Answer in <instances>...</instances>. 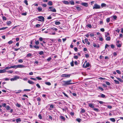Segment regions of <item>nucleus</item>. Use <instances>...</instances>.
I'll return each instance as SVG.
<instances>
[{"instance_id":"1","label":"nucleus","mask_w":123,"mask_h":123,"mask_svg":"<svg viewBox=\"0 0 123 123\" xmlns=\"http://www.w3.org/2000/svg\"><path fill=\"white\" fill-rule=\"evenodd\" d=\"M71 81V80H69L66 81H63V82L64 83L63 84V86H67L68 85H71L72 84H73L74 83H70Z\"/></svg>"},{"instance_id":"2","label":"nucleus","mask_w":123,"mask_h":123,"mask_svg":"<svg viewBox=\"0 0 123 123\" xmlns=\"http://www.w3.org/2000/svg\"><path fill=\"white\" fill-rule=\"evenodd\" d=\"M19 76H15L13 78H11L10 80L11 81H13L17 80L18 79H19Z\"/></svg>"},{"instance_id":"3","label":"nucleus","mask_w":123,"mask_h":123,"mask_svg":"<svg viewBox=\"0 0 123 123\" xmlns=\"http://www.w3.org/2000/svg\"><path fill=\"white\" fill-rule=\"evenodd\" d=\"M37 18L39 19H37L38 21L43 22L44 21V18L42 16H39Z\"/></svg>"},{"instance_id":"4","label":"nucleus","mask_w":123,"mask_h":123,"mask_svg":"<svg viewBox=\"0 0 123 123\" xmlns=\"http://www.w3.org/2000/svg\"><path fill=\"white\" fill-rule=\"evenodd\" d=\"M26 67V66L21 65H14L15 68V69H16L18 68H25Z\"/></svg>"},{"instance_id":"5","label":"nucleus","mask_w":123,"mask_h":123,"mask_svg":"<svg viewBox=\"0 0 123 123\" xmlns=\"http://www.w3.org/2000/svg\"><path fill=\"white\" fill-rule=\"evenodd\" d=\"M49 8L50 9V10H49V11L50 12H56V10L55 8H53V7L52 6L49 7Z\"/></svg>"},{"instance_id":"6","label":"nucleus","mask_w":123,"mask_h":123,"mask_svg":"<svg viewBox=\"0 0 123 123\" xmlns=\"http://www.w3.org/2000/svg\"><path fill=\"white\" fill-rule=\"evenodd\" d=\"M121 42L119 41H117L116 43V45L117 47H121Z\"/></svg>"},{"instance_id":"7","label":"nucleus","mask_w":123,"mask_h":123,"mask_svg":"<svg viewBox=\"0 0 123 123\" xmlns=\"http://www.w3.org/2000/svg\"><path fill=\"white\" fill-rule=\"evenodd\" d=\"M100 6L97 4H95L94 5V6L93 7V8L94 9H100Z\"/></svg>"},{"instance_id":"8","label":"nucleus","mask_w":123,"mask_h":123,"mask_svg":"<svg viewBox=\"0 0 123 123\" xmlns=\"http://www.w3.org/2000/svg\"><path fill=\"white\" fill-rule=\"evenodd\" d=\"M11 68H15L14 65L10 67H6L5 68V69H6V70L9 69Z\"/></svg>"},{"instance_id":"9","label":"nucleus","mask_w":123,"mask_h":123,"mask_svg":"<svg viewBox=\"0 0 123 123\" xmlns=\"http://www.w3.org/2000/svg\"><path fill=\"white\" fill-rule=\"evenodd\" d=\"M70 74H63L62 75V76L63 77H70Z\"/></svg>"},{"instance_id":"10","label":"nucleus","mask_w":123,"mask_h":123,"mask_svg":"<svg viewBox=\"0 0 123 123\" xmlns=\"http://www.w3.org/2000/svg\"><path fill=\"white\" fill-rule=\"evenodd\" d=\"M88 105L91 108H93L94 106V104H89Z\"/></svg>"},{"instance_id":"11","label":"nucleus","mask_w":123,"mask_h":123,"mask_svg":"<svg viewBox=\"0 0 123 123\" xmlns=\"http://www.w3.org/2000/svg\"><path fill=\"white\" fill-rule=\"evenodd\" d=\"M81 5L86 7H87L88 6L87 3H86L83 2L81 3Z\"/></svg>"},{"instance_id":"12","label":"nucleus","mask_w":123,"mask_h":123,"mask_svg":"<svg viewBox=\"0 0 123 123\" xmlns=\"http://www.w3.org/2000/svg\"><path fill=\"white\" fill-rule=\"evenodd\" d=\"M28 82L30 84L33 85L35 83L30 80H28Z\"/></svg>"},{"instance_id":"13","label":"nucleus","mask_w":123,"mask_h":123,"mask_svg":"<svg viewBox=\"0 0 123 123\" xmlns=\"http://www.w3.org/2000/svg\"><path fill=\"white\" fill-rule=\"evenodd\" d=\"M6 71L5 69L2 70H0V73H4L6 72Z\"/></svg>"},{"instance_id":"14","label":"nucleus","mask_w":123,"mask_h":123,"mask_svg":"<svg viewBox=\"0 0 123 123\" xmlns=\"http://www.w3.org/2000/svg\"><path fill=\"white\" fill-rule=\"evenodd\" d=\"M62 2L64 4L66 5H68L69 4V2L67 1L64 0Z\"/></svg>"},{"instance_id":"15","label":"nucleus","mask_w":123,"mask_h":123,"mask_svg":"<svg viewBox=\"0 0 123 123\" xmlns=\"http://www.w3.org/2000/svg\"><path fill=\"white\" fill-rule=\"evenodd\" d=\"M11 23L12 22L10 21H7L6 23V24H7V25L8 26L10 25Z\"/></svg>"},{"instance_id":"16","label":"nucleus","mask_w":123,"mask_h":123,"mask_svg":"<svg viewBox=\"0 0 123 123\" xmlns=\"http://www.w3.org/2000/svg\"><path fill=\"white\" fill-rule=\"evenodd\" d=\"M60 117L61 119L63 120V121H65V117L63 116H60Z\"/></svg>"},{"instance_id":"17","label":"nucleus","mask_w":123,"mask_h":123,"mask_svg":"<svg viewBox=\"0 0 123 123\" xmlns=\"http://www.w3.org/2000/svg\"><path fill=\"white\" fill-rule=\"evenodd\" d=\"M16 121L17 123H18L19 122H20L21 121V120L20 118H18L16 119Z\"/></svg>"},{"instance_id":"18","label":"nucleus","mask_w":123,"mask_h":123,"mask_svg":"<svg viewBox=\"0 0 123 123\" xmlns=\"http://www.w3.org/2000/svg\"><path fill=\"white\" fill-rule=\"evenodd\" d=\"M106 4L104 3H102L101 4V6L102 7H106Z\"/></svg>"},{"instance_id":"19","label":"nucleus","mask_w":123,"mask_h":123,"mask_svg":"<svg viewBox=\"0 0 123 123\" xmlns=\"http://www.w3.org/2000/svg\"><path fill=\"white\" fill-rule=\"evenodd\" d=\"M48 4L50 6H52L53 5V3L52 1H49L48 3Z\"/></svg>"},{"instance_id":"20","label":"nucleus","mask_w":123,"mask_h":123,"mask_svg":"<svg viewBox=\"0 0 123 123\" xmlns=\"http://www.w3.org/2000/svg\"><path fill=\"white\" fill-rule=\"evenodd\" d=\"M39 12H40L42 10V8L40 7H38L37 8Z\"/></svg>"},{"instance_id":"21","label":"nucleus","mask_w":123,"mask_h":123,"mask_svg":"<svg viewBox=\"0 0 123 123\" xmlns=\"http://www.w3.org/2000/svg\"><path fill=\"white\" fill-rule=\"evenodd\" d=\"M110 120L113 122H114L116 120L114 118H110Z\"/></svg>"},{"instance_id":"22","label":"nucleus","mask_w":123,"mask_h":123,"mask_svg":"<svg viewBox=\"0 0 123 123\" xmlns=\"http://www.w3.org/2000/svg\"><path fill=\"white\" fill-rule=\"evenodd\" d=\"M55 24L56 25H60L61 23L59 21H55Z\"/></svg>"},{"instance_id":"23","label":"nucleus","mask_w":123,"mask_h":123,"mask_svg":"<svg viewBox=\"0 0 123 123\" xmlns=\"http://www.w3.org/2000/svg\"><path fill=\"white\" fill-rule=\"evenodd\" d=\"M89 63H87V62H86V65H85V68H86L88 67H89Z\"/></svg>"},{"instance_id":"24","label":"nucleus","mask_w":123,"mask_h":123,"mask_svg":"<svg viewBox=\"0 0 123 123\" xmlns=\"http://www.w3.org/2000/svg\"><path fill=\"white\" fill-rule=\"evenodd\" d=\"M114 80L116 84H119V82L118 81L116 80Z\"/></svg>"},{"instance_id":"25","label":"nucleus","mask_w":123,"mask_h":123,"mask_svg":"<svg viewBox=\"0 0 123 123\" xmlns=\"http://www.w3.org/2000/svg\"><path fill=\"white\" fill-rule=\"evenodd\" d=\"M111 37H107L106 39V40L107 41H110L111 40Z\"/></svg>"},{"instance_id":"26","label":"nucleus","mask_w":123,"mask_h":123,"mask_svg":"<svg viewBox=\"0 0 123 123\" xmlns=\"http://www.w3.org/2000/svg\"><path fill=\"white\" fill-rule=\"evenodd\" d=\"M117 79L118 80H119L121 82H123V80L121 79L120 78H117Z\"/></svg>"},{"instance_id":"27","label":"nucleus","mask_w":123,"mask_h":123,"mask_svg":"<svg viewBox=\"0 0 123 123\" xmlns=\"http://www.w3.org/2000/svg\"><path fill=\"white\" fill-rule=\"evenodd\" d=\"M45 83L47 85H48V86H50L51 85V83L49 82H45Z\"/></svg>"},{"instance_id":"28","label":"nucleus","mask_w":123,"mask_h":123,"mask_svg":"<svg viewBox=\"0 0 123 123\" xmlns=\"http://www.w3.org/2000/svg\"><path fill=\"white\" fill-rule=\"evenodd\" d=\"M16 105L18 107H21V105L18 103H17L16 104Z\"/></svg>"},{"instance_id":"29","label":"nucleus","mask_w":123,"mask_h":123,"mask_svg":"<svg viewBox=\"0 0 123 123\" xmlns=\"http://www.w3.org/2000/svg\"><path fill=\"white\" fill-rule=\"evenodd\" d=\"M93 110L94 111H95L97 112H98L99 111L98 109L96 108H94L93 109Z\"/></svg>"},{"instance_id":"30","label":"nucleus","mask_w":123,"mask_h":123,"mask_svg":"<svg viewBox=\"0 0 123 123\" xmlns=\"http://www.w3.org/2000/svg\"><path fill=\"white\" fill-rule=\"evenodd\" d=\"M7 28V27H4L1 28H0V30H4L5 29Z\"/></svg>"},{"instance_id":"31","label":"nucleus","mask_w":123,"mask_h":123,"mask_svg":"<svg viewBox=\"0 0 123 123\" xmlns=\"http://www.w3.org/2000/svg\"><path fill=\"white\" fill-rule=\"evenodd\" d=\"M71 65V66L73 67L74 66V61H72V62L70 63Z\"/></svg>"},{"instance_id":"32","label":"nucleus","mask_w":123,"mask_h":123,"mask_svg":"<svg viewBox=\"0 0 123 123\" xmlns=\"http://www.w3.org/2000/svg\"><path fill=\"white\" fill-rule=\"evenodd\" d=\"M6 108L7 110H9L10 109V107L9 106H6Z\"/></svg>"},{"instance_id":"33","label":"nucleus","mask_w":123,"mask_h":123,"mask_svg":"<svg viewBox=\"0 0 123 123\" xmlns=\"http://www.w3.org/2000/svg\"><path fill=\"white\" fill-rule=\"evenodd\" d=\"M76 9L78 11H80L81 10V8L80 7H76Z\"/></svg>"},{"instance_id":"34","label":"nucleus","mask_w":123,"mask_h":123,"mask_svg":"<svg viewBox=\"0 0 123 123\" xmlns=\"http://www.w3.org/2000/svg\"><path fill=\"white\" fill-rule=\"evenodd\" d=\"M33 47L37 49H38L39 48V47L36 45H35L33 46Z\"/></svg>"},{"instance_id":"35","label":"nucleus","mask_w":123,"mask_h":123,"mask_svg":"<svg viewBox=\"0 0 123 123\" xmlns=\"http://www.w3.org/2000/svg\"><path fill=\"white\" fill-rule=\"evenodd\" d=\"M70 3L72 5H74V2L72 1L70 2Z\"/></svg>"},{"instance_id":"36","label":"nucleus","mask_w":123,"mask_h":123,"mask_svg":"<svg viewBox=\"0 0 123 123\" xmlns=\"http://www.w3.org/2000/svg\"><path fill=\"white\" fill-rule=\"evenodd\" d=\"M110 21V19L109 18H107L106 19V21L107 23H109Z\"/></svg>"},{"instance_id":"37","label":"nucleus","mask_w":123,"mask_h":123,"mask_svg":"<svg viewBox=\"0 0 123 123\" xmlns=\"http://www.w3.org/2000/svg\"><path fill=\"white\" fill-rule=\"evenodd\" d=\"M27 56L28 57H30L32 56V54L31 53H28L27 54Z\"/></svg>"},{"instance_id":"38","label":"nucleus","mask_w":123,"mask_h":123,"mask_svg":"<svg viewBox=\"0 0 123 123\" xmlns=\"http://www.w3.org/2000/svg\"><path fill=\"white\" fill-rule=\"evenodd\" d=\"M28 1H27L26 0H25L24 1V3L27 5L28 4V3H27Z\"/></svg>"},{"instance_id":"39","label":"nucleus","mask_w":123,"mask_h":123,"mask_svg":"<svg viewBox=\"0 0 123 123\" xmlns=\"http://www.w3.org/2000/svg\"><path fill=\"white\" fill-rule=\"evenodd\" d=\"M105 97V95L103 94H101V97L102 98H104Z\"/></svg>"},{"instance_id":"40","label":"nucleus","mask_w":123,"mask_h":123,"mask_svg":"<svg viewBox=\"0 0 123 123\" xmlns=\"http://www.w3.org/2000/svg\"><path fill=\"white\" fill-rule=\"evenodd\" d=\"M43 54V52L42 51H41L39 52V54L40 55H42Z\"/></svg>"},{"instance_id":"41","label":"nucleus","mask_w":123,"mask_h":123,"mask_svg":"<svg viewBox=\"0 0 123 123\" xmlns=\"http://www.w3.org/2000/svg\"><path fill=\"white\" fill-rule=\"evenodd\" d=\"M36 78L38 80H41L42 79V78L38 77H36Z\"/></svg>"},{"instance_id":"42","label":"nucleus","mask_w":123,"mask_h":123,"mask_svg":"<svg viewBox=\"0 0 123 123\" xmlns=\"http://www.w3.org/2000/svg\"><path fill=\"white\" fill-rule=\"evenodd\" d=\"M36 85L38 88H41V87L38 84H37Z\"/></svg>"},{"instance_id":"43","label":"nucleus","mask_w":123,"mask_h":123,"mask_svg":"<svg viewBox=\"0 0 123 123\" xmlns=\"http://www.w3.org/2000/svg\"><path fill=\"white\" fill-rule=\"evenodd\" d=\"M76 120L78 122H80L81 120L80 118H77L76 119Z\"/></svg>"},{"instance_id":"44","label":"nucleus","mask_w":123,"mask_h":123,"mask_svg":"<svg viewBox=\"0 0 123 123\" xmlns=\"http://www.w3.org/2000/svg\"><path fill=\"white\" fill-rule=\"evenodd\" d=\"M27 14V13L26 12H25L22 13L21 15H23L26 16Z\"/></svg>"},{"instance_id":"45","label":"nucleus","mask_w":123,"mask_h":123,"mask_svg":"<svg viewBox=\"0 0 123 123\" xmlns=\"http://www.w3.org/2000/svg\"><path fill=\"white\" fill-rule=\"evenodd\" d=\"M87 26L89 28H91L92 27V26L90 24H88L87 25Z\"/></svg>"},{"instance_id":"46","label":"nucleus","mask_w":123,"mask_h":123,"mask_svg":"<svg viewBox=\"0 0 123 123\" xmlns=\"http://www.w3.org/2000/svg\"><path fill=\"white\" fill-rule=\"evenodd\" d=\"M18 62H19L21 63L23 62V61L22 59H20L18 60Z\"/></svg>"},{"instance_id":"47","label":"nucleus","mask_w":123,"mask_h":123,"mask_svg":"<svg viewBox=\"0 0 123 123\" xmlns=\"http://www.w3.org/2000/svg\"><path fill=\"white\" fill-rule=\"evenodd\" d=\"M7 72L8 73H9L11 74L13 72V71L11 70H9L7 71Z\"/></svg>"},{"instance_id":"48","label":"nucleus","mask_w":123,"mask_h":123,"mask_svg":"<svg viewBox=\"0 0 123 123\" xmlns=\"http://www.w3.org/2000/svg\"><path fill=\"white\" fill-rule=\"evenodd\" d=\"M12 43L13 42L11 40L8 42V44H12Z\"/></svg>"},{"instance_id":"49","label":"nucleus","mask_w":123,"mask_h":123,"mask_svg":"<svg viewBox=\"0 0 123 123\" xmlns=\"http://www.w3.org/2000/svg\"><path fill=\"white\" fill-rule=\"evenodd\" d=\"M98 88L99 90H101V91H103L104 90L103 89L100 87H99Z\"/></svg>"},{"instance_id":"50","label":"nucleus","mask_w":123,"mask_h":123,"mask_svg":"<svg viewBox=\"0 0 123 123\" xmlns=\"http://www.w3.org/2000/svg\"><path fill=\"white\" fill-rule=\"evenodd\" d=\"M116 72L118 74H120L121 73V72L120 71L118 70H117L116 71Z\"/></svg>"},{"instance_id":"51","label":"nucleus","mask_w":123,"mask_h":123,"mask_svg":"<svg viewBox=\"0 0 123 123\" xmlns=\"http://www.w3.org/2000/svg\"><path fill=\"white\" fill-rule=\"evenodd\" d=\"M113 18L115 20L116 19L117 17L116 16L114 15L113 16Z\"/></svg>"},{"instance_id":"52","label":"nucleus","mask_w":123,"mask_h":123,"mask_svg":"<svg viewBox=\"0 0 123 123\" xmlns=\"http://www.w3.org/2000/svg\"><path fill=\"white\" fill-rule=\"evenodd\" d=\"M35 43L36 45H38L39 44V42L38 41H37L35 42Z\"/></svg>"},{"instance_id":"53","label":"nucleus","mask_w":123,"mask_h":123,"mask_svg":"<svg viewBox=\"0 0 123 123\" xmlns=\"http://www.w3.org/2000/svg\"><path fill=\"white\" fill-rule=\"evenodd\" d=\"M111 47L113 49L115 47V46L113 44H112L111 45Z\"/></svg>"},{"instance_id":"54","label":"nucleus","mask_w":123,"mask_h":123,"mask_svg":"<svg viewBox=\"0 0 123 123\" xmlns=\"http://www.w3.org/2000/svg\"><path fill=\"white\" fill-rule=\"evenodd\" d=\"M42 6L44 7H46L47 6V5L46 4H44L42 5Z\"/></svg>"},{"instance_id":"55","label":"nucleus","mask_w":123,"mask_h":123,"mask_svg":"<svg viewBox=\"0 0 123 123\" xmlns=\"http://www.w3.org/2000/svg\"><path fill=\"white\" fill-rule=\"evenodd\" d=\"M38 117L40 119H42V117L41 114H39V115Z\"/></svg>"},{"instance_id":"56","label":"nucleus","mask_w":123,"mask_h":123,"mask_svg":"<svg viewBox=\"0 0 123 123\" xmlns=\"http://www.w3.org/2000/svg\"><path fill=\"white\" fill-rule=\"evenodd\" d=\"M2 18L3 20H6V18L5 16H3L2 17Z\"/></svg>"},{"instance_id":"57","label":"nucleus","mask_w":123,"mask_h":123,"mask_svg":"<svg viewBox=\"0 0 123 123\" xmlns=\"http://www.w3.org/2000/svg\"><path fill=\"white\" fill-rule=\"evenodd\" d=\"M37 100L38 101H40L41 100V99L40 98L38 97L37 98Z\"/></svg>"},{"instance_id":"58","label":"nucleus","mask_w":123,"mask_h":123,"mask_svg":"<svg viewBox=\"0 0 123 123\" xmlns=\"http://www.w3.org/2000/svg\"><path fill=\"white\" fill-rule=\"evenodd\" d=\"M106 84L108 85H110V83L108 81H106Z\"/></svg>"},{"instance_id":"59","label":"nucleus","mask_w":123,"mask_h":123,"mask_svg":"<svg viewBox=\"0 0 123 123\" xmlns=\"http://www.w3.org/2000/svg\"><path fill=\"white\" fill-rule=\"evenodd\" d=\"M98 101V102L100 104H103L104 103V102L102 101Z\"/></svg>"},{"instance_id":"60","label":"nucleus","mask_w":123,"mask_h":123,"mask_svg":"<svg viewBox=\"0 0 123 123\" xmlns=\"http://www.w3.org/2000/svg\"><path fill=\"white\" fill-rule=\"evenodd\" d=\"M21 91L20 90H18V92H15V93L16 94H17L18 93H19Z\"/></svg>"},{"instance_id":"61","label":"nucleus","mask_w":123,"mask_h":123,"mask_svg":"<svg viewBox=\"0 0 123 123\" xmlns=\"http://www.w3.org/2000/svg\"><path fill=\"white\" fill-rule=\"evenodd\" d=\"M85 57L86 58H88L89 57V55L88 54H86L85 55Z\"/></svg>"},{"instance_id":"62","label":"nucleus","mask_w":123,"mask_h":123,"mask_svg":"<svg viewBox=\"0 0 123 123\" xmlns=\"http://www.w3.org/2000/svg\"><path fill=\"white\" fill-rule=\"evenodd\" d=\"M51 59V58L50 57H49L47 59V61L49 62L50 61Z\"/></svg>"},{"instance_id":"63","label":"nucleus","mask_w":123,"mask_h":123,"mask_svg":"<svg viewBox=\"0 0 123 123\" xmlns=\"http://www.w3.org/2000/svg\"><path fill=\"white\" fill-rule=\"evenodd\" d=\"M107 107L110 109H111L112 108V106L111 105H108Z\"/></svg>"},{"instance_id":"64","label":"nucleus","mask_w":123,"mask_h":123,"mask_svg":"<svg viewBox=\"0 0 123 123\" xmlns=\"http://www.w3.org/2000/svg\"><path fill=\"white\" fill-rule=\"evenodd\" d=\"M90 36L91 37H93L94 36V35L92 33H91L90 34Z\"/></svg>"}]
</instances>
